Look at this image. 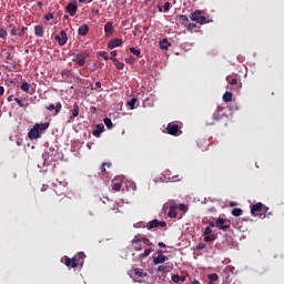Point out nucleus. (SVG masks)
I'll use <instances>...</instances> for the list:
<instances>
[{"instance_id": "41", "label": "nucleus", "mask_w": 284, "mask_h": 284, "mask_svg": "<svg viewBox=\"0 0 284 284\" xmlns=\"http://www.w3.org/2000/svg\"><path fill=\"white\" fill-rule=\"evenodd\" d=\"M195 250H199V251H201V250H207V244H205V243H200V244L196 245Z\"/></svg>"}, {"instance_id": "31", "label": "nucleus", "mask_w": 284, "mask_h": 284, "mask_svg": "<svg viewBox=\"0 0 284 284\" xmlns=\"http://www.w3.org/2000/svg\"><path fill=\"white\" fill-rule=\"evenodd\" d=\"M136 98H132L131 100L128 101V105L130 106V110H134L136 108Z\"/></svg>"}, {"instance_id": "34", "label": "nucleus", "mask_w": 284, "mask_h": 284, "mask_svg": "<svg viewBox=\"0 0 284 284\" xmlns=\"http://www.w3.org/2000/svg\"><path fill=\"white\" fill-rule=\"evenodd\" d=\"M232 214H233V216H241L243 214V210L235 207L232 210Z\"/></svg>"}, {"instance_id": "52", "label": "nucleus", "mask_w": 284, "mask_h": 284, "mask_svg": "<svg viewBox=\"0 0 284 284\" xmlns=\"http://www.w3.org/2000/svg\"><path fill=\"white\" fill-rule=\"evenodd\" d=\"M170 7H171L170 2H165L163 6L164 12H170Z\"/></svg>"}, {"instance_id": "44", "label": "nucleus", "mask_w": 284, "mask_h": 284, "mask_svg": "<svg viewBox=\"0 0 284 284\" xmlns=\"http://www.w3.org/2000/svg\"><path fill=\"white\" fill-rule=\"evenodd\" d=\"M100 57H102V59H104V61H110V57H108V52H105V51L100 52Z\"/></svg>"}, {"instance_id": "8", "label": "nucleus", "mask_w": 284, "mask_h": 284, "mask_svg": "<svg viewBox=\"0 0 284 284\" xmlns=\"http://www.w3.org/2000/svg\"><path fill=\"white\" fill-rule=\"evenodd\" d=\"M212 241H216V235L212 233V229L206 226L204 230V243H212Z\"/></svg>"}, {"instance_id": "30", "label": "nucleus", "mask_w": 284, "mask_h": 284, "mask_svg": "<svg viewBox=\"0 0 284 284\" xmlns=\"http://www.w3.org/2000/svg\"><path fill=\"white\" fill-rule=\"evenodd\" d=\"M103 132V128L101 126V124L97 125V130L93 131V136H101V133Z\"/></svg>"}, {"instance_id": "25", "label": "nucleus", "mask_w": 284, "mask_h": 284, "mask_svg": "<svg viewBox=\"0 0 284 284\" xmlns=\"http://www.w3.org/2000/svg\"><path fill=\"white\" fill-rule=\"evenodd\" d=\"M178 17H179L180 23H181L182 26H187V23H190V18H187V16H185V14H179Z\"/></svg>"}, {"instance_id": "47", "label": "nucleus", "mask_w": 284, "mask_h": 284, "mask_svg": "<svg viewBox=\"0 0 284 284\" xmlns=\"http://www.w3.org/2000/svg\"><path fill=\"white\" fill-rule=\"evenodd\" d=\"M61 108H62L61 102H57V104H55V114H59V112H61Z\"/></svg>"}, {"instance_id": "5", "label": "nucleus", "mask_w": 284, "mask_h": 284, "mask_svg": "<svg viewBox=\"0 0 284 284\" xmlns=\"http://www.w3.org/2000/svg\"><path fill=\"white\" fill-rule=\"evenodd\" d=\"M130 276L141 283L142 278H148V273H145L143 270L132 268L130 271Z\"/></svg>"}, {"instance_id": "59", "label": "nucleus", "mask_w": 284, "mask_h": 284, "mask_svg": "<svg viewBox=\"0 0 284 284\" xmlns=\"http://www.w3.org/2000/svg\"><path fill=\"white\" fill-rule=\"evenodd\" d=\"M3 92H6V89L3 87H0V97H3Z\"/></svg>"}, {"instance_id": "43", "label": "nucleus", "mask_w": 284, "mask_h": 284, "mask_svg": "<svg viewBox=\"0 0 284 284\" xmlns=\"http://www.w3.org/2000/svg\"><path fill=\"white\" fill-rule=\"evenodd\" d=\"M178 210H180V212L185 213V212H187V205H185V204H180V205L178 206Z\"/></svg>"}, {"instance_id": "1", "label": "nucleus", "mask_w": 284, "mask_h": 284, "mask_svg": "<svg viewBox=\"0 0 284 284\" xmlns=\"http://www.w3.org/2000/svg\"><path fill=\"white\" fill-rule=\"evenodd\" d=\"M85 261V253L80 252L75 254L72 258L64 256L61 258V263H64L67 267H79V265L83 266V263Z\"/></svg>"}, {"instance_id": "46", "label": "nucleus", "mask_w": 284, "mask_h": 284, "mask_svg": "<svg viewBox=\"0 0 284 284\" xmlns=\"http://www.w3.org/2000/svg\"><path fill=\"white\" fill-rule=\"evenodd\" d=\"M62 77H72V71L68 70V69H64L62 71Z\"/></svg>"}, {"instance_id": "9", "label": "nucleus", "mask_w": 284, "mask_h": 284, "mask_svg": "<svg viewBox=\"0 0 284 284\" xmlns=\"http://www.w3.org/2000/svg\"><path fill=\"white\" fill-rule=\"evenodd\" d=\"M168 134H171V136H179V132H181V129L179 124L169 123L166 126Z\"/></svg>"}, {"instance_id": "38", "label": "nucleus", "mask_w": 284, "mask_h": 284, "mask_svg": "<svg viewBox=\"0 0 284 284\" xmlns=\"http://www.w3.org/2000/svg\"><path fill=\"white\" fill-rule=\"evenodd\" d=\"M113 63H115V68H118V70H123V68H125V63L119 62V60L114 61Z\"/></svg>"}, {"instance_id": "10", "label": "nucleus", "mask_w": 284, "mask_h": 284, "mask_svg": "<svg viewBox=\"0 0 284 284\" xmlns=\"http://www.w3.org/2000/svg\"><path fill=\"white\" fill-rule=\"evenodd\" d=\"M166 227L165 221L152 220L146 224L148 230H154V227Z\"/></svg>"}, {"instance_id": "28", "label": "nucleus", "mask_w": 284, "mask_h": 284, "mask_svg": "<svg viewBox=\"0 0 284 284\" xmlns=\"http://www.w3.org/2000/svg\"><path fill=\"white\" fill-rule=\"evenodd\" d=\"M232 92H225L224 94H223V101L225 102V103H231V101H232Z\"/></svg>"}, {"instance_id": "6", "label": "nucleus", "mask_w": 284, "mask_h": 284, "mask_svg": "<svg viewBox=\"0 0 284 284\" xmlns=\"http://www.w3.org/2000/svg\"><path fill=\"white\" fill-rule=\"evenodd\" d=\"M223 111V108L219 106L217 110L213 113L211 119L206 120V125H214V121H221V119H223V113L221 114V112Z\"/></svg>"}, {"instance_id": "18", "label": "nucleus", "mask_w": 284, "mask_h": 284, "mask_svg": "<svg viewBox=\"0 0 284 284\" xmlns=\"http://www.w3.org/2000/svg\"><path fill=\"white\" fill-rule=\"evenodd\" d=\"M65 10L67 12H69L70 17H74V14H77L78 7L73 2H70L67 6Z\"/></svg>"}, {"instance_id": "4", "label": "nucleus", "mask_w": 284, "mask_h": 284, "mask_svg": "<svg viewBox=\"0 0 284 284\" xmlns=\"http://www.w3.org/2000/svg\"><path fill=\"white\" fill-rule=\"evenodd\" d=\"M268 207L263 205V203L258 202L251 206L252 216H258V213L265 214L267 213Z\"/></svg>"}, {"instance_id": "21", "label": "nucleus", "mask_w": 284, "mask_h": 284, "mask_svg": "<svg viewBox=\"0 0 284 284\" xmlns=\"http://www.w3.org/2000/svg\"><path fill=\"white\" fill-rule=\"evenodd\" d=\"M88 32H90V27H88V24H82L78 29V34L80 37H85V34H88Z\"/></svg>"}, {"instance_id": "60", "label": "nucleus", "mask_w": 284, "mask_h": 284, "mask_svg": "<svg viewBox=\"0 0 284 284\" xmlns=\"http://www.w3.org/2000/svg\"><path fill=\"white\" fill-rule=\"evenodd\" d=\"M101 89V82H95V90Z\"/></svg>"}, {"instance_id": "24", "label": "nucleus", "mask_w": 284, "mask_h": 284, "mask_svg": "<svg viewBox=\"0 0 284 284\" xmlns=\"http://www.w3.org/2000/svg\"><path fill=\"white\" fill-rule=\"evenodd\" d=\"M36 128L39 132V134H41V132L48 130V128H50L49 123H40V124H36Z\"/></svg>"}, {"instance_id": "7", "label": "nucleus", "mask_w": 284, "mask_h": 284, "mask_svg": "<svg viewBox=\"0 0 284 284\" xmlns=\"http://www.w3.org/2000/svg\"><path fill=\"white\" fill-rule=\"evenodd\" d=\"M226 81L237 92H239V90H241V88H243V83H241V80H237L236 78H232L229 75V77H226Z\"/></svg>"}, {"instance_id": "32", "label": "nucleus", "mask_w": 284, "mask_h": 284, "mask_svg": "<svg viewBox=\"0 0 284 284\" xmlns=\"http://www.w3.org/2000/svg\"><path fill=\"white\" fill-rule=\"evenodd\" d=\"M72 116L75 119V116H79V103L73 104V110H72Z\"/></svg>"}, {"instance_id": "57", "label": "nucleus", "mask_w": 284, "mask_h": 284, "mask_svg": "<svg viewBox=\"0 0 284 284\" xmlns=\"http://www.w3.org/2000/svg\"><path fill=\"white\" fill-rule=\"evenodd\" d=\"M105 165H108V162H103L102 166H101V172L104 173L105 172Z\"/></svg>"}, {"instance_id": "20", "label": "nucleus", "mask_w": 284, "mask_h": 284, "mask_svg": "<svg viewBox=\"0 0 284 284\" xmlns=\"http://www.w3.org/2000/svg\"><path fill=\"white\" fill-rule=\"evenodd\" d=\"M22 92H28L29 94H34L36 90L30 88V84L28 82H22L20 85Z\"/></svg>"}, {"instance_id": "14", "label": "nucleus", "mask_w": 284, "mask_h": 284, "mask_svg": "<svg viewBox=\"0 0 284 284\" xmlns=\"http://www.w3.org/2000/svg\"><path fill=\"white\" fill-rule=\"evenodd\" d=\"M85 59H88V53H78L75 58V63H78V65H85Z\"/></svg>"}, {"instance_id": "63", "label": "nucleus", "mask_w": 284, "mask_h": 284, "mask_svg": "<svg viewBox=\"0 0 284 284\" xmlns=\"http://www.w3.org/2000/svg\"><path fill=\"white\" fill-rule=\"evenodd\" d=\"M226 271H227V272H234V267H233V266H227V267H226Z\"/></svg>"}, {"instance_id": "58", "label": "nucleus", "mask_w": 284, "mask_h": 284, "mask_svg": "<svg viewBox=\"0 0 284 284\" xmlns=\"http://www.w3.org/2000/svg\"><path fill=\"white\" fill-rule=\"evenodd\" d=\"M156 254H158V256H165V255L163 254V250H158V251H156Z\"/></svg>"}, {"instance_id": "49", "label": "nucleus", "mask_w": 284, "mask_h": 284, "mask_svg": "<svg viewBox=\"0 0 284 284\" xmlns=\"http://www.w3.org/2000/svg\"><path fill=\"white\" fill-rule=\"evenodd\" d=\"M11 34H13V37H19V29H17L16 27H13L12 29H11Z\"/></svg>"}, {"instance_id": "54", "label": "nucleus", "mask_w": 284, "mask_h": 284, "mask_svg": "<svg viewBox=\"0 0 284 284\" xmlns=\"http://www.w3.org/2000/svg\"><path fill=\"white\" fill-rule=\"evenodd\" d=\"M125 62H126V63H130V64L134 63V57H129V58H126V59H125Z\"/></svg>"}, {"instance_id": "48", "label": "nucleus", "mask_w": 284, "mask_h": 284, "mask_svg": "<svg viewBox=\"0 0 284 284\" xmlns=\"http://www.w3.org/2000/svg\"><path fill=\"white\" fill-rule=\"evenodd\" d=\"M110 59H111V61H113V63H114V61L118 60V59H116V51H111V57H110Z\"/></svg>"}, {"instance_id": "64", "label": "nucleus", "mask_w": 284, "mask_h": 284, "mask_svg": "<svg viewBox=\"0 0 284 284\" xmlns=\"http://www.w3.org/2000/svg\"><path fill=\"white\" fill-rule=\"evenodd\" d=\"M45 190H48V185L43 184L41 187V192H45Z\"/></svg>"}, {"instance_id": "13", "label": "nucleus", "mask_w": 284, "mask_h": 284, "mask_svg": "<svg viewBox=\"0 0 284 284\" xmlns=\"http://www.w3.org/2000/svg\"><path fill=\"white\" fill-rule=\"evenodd\" d=\"M53 185L55 187V194H63V192L59 193V187H62V190H65V187H68V182H65V180L63 181H59V180H55V182H53Z\"/></svg>"}, {"instance_id": "33", "label": "nucleus", "mask_w": 284, "mask_h": 284, "mask_svg": "<svg viewBox=\"0 0 284 284\" xmlns=\"http://www.w3.org/2000/svg\"><path fill=\"white\" fill-rule=\"evenodd\" d=\"M14 101L19 105V108H28V105H30L29 103H23V101H21V99L19 98H16Z\"/></svg>"}, {"instance_id": "19", "label": "nucleus", "mask_w": 284, "mask_h": 284, "mask_svg": "<svg viewBox=\"0 0 284 284\" xmlns=\"http://www.w3.org/2000/svg\"><path fill=\"white\" fill-rule=\"evenodd\" d=\"M165 261H168V256L165 255L153 256V265H162Z\"/></svg>"}, {"instance_id": "51", "label": "nucleus", "mask_w": 284, "mask_h": 284, "mask_svg": "<svg viewBox=\"0 0 284 284\" xmlns=\"http://www.w3.org/2000/svg\"><path fill=\"white\" fill-rule=\"evenodd\" d=\"M44 19H45L47 21H50V20L54 19V14H52V13H47V14L44 16Z\"/></svg>"}, {"instance_id": "37", "label": "nucleus", "mask_w": 284, "mask_h": 284, "mask_svg": "<svg viewBox=\"0 0 284 284\" xmlns=\"http://www.w3.org/2000/svg\"><path fill=\"white\" fill-rule=\"evenodd\" d=\"M130 52H132V54H134L135 57H141V50H139L134 47L130 48Z\"/></svg>"}, {"instance_id": "53", "label": "nucleus", "mask_w": 284, "mask_h": 284, "mask_svg": "<svg viewBox=\"0 0 284 284\" xmlns=\"http://www.w3.org/2000/svg\"><path fill=\"white\" fill-rule=\"evenodd\" d=\"M142 242L145 243L146 245H154L152 242H150V239L143 237Z\"/></svg>"}, {"instance_id": "15", "label": "nucleus", "mask_w": 284, "mask_h": 284, "mask_svg": "<svg viewBox=\"0 0 284 284\" xmlns=\"http://www.w3.org/2000/svg\"><path fill=\"white\" fill-rule=\"evenodd\" d=\"M104 33H105V37H112V34H114V26L112 24V22L105 23Z\"/></svg>"}, {"instance_id": "56", "label": "nucleus", "mask_w": 284, "mask_h": 284, "mask_svg": "<svg viewBox=\"0 0 284 284\" xmlns=\"http://www.w3.org/2000/svg\"><path fill=\"white\" fill-rule=\"evenodd\" d=\"M47 110H49L50 112H52V110H55V105L54 104H49L47 106Z\"/></svg>"}, {"instance_id": "2", "label": "nucleus", "mask_w": 284, "mask_h": 284, "mask_svg": "<svg viewBox=\"0 0 284 284\" xmlns=\"http://www.w3.org/2000/svg\"><path fill=\"white\" fill-rule=\"evenodd\" d=\"M210 227H217L219 230H223V232H227L230 230V223L227 220L223 217H219L215 222L214 220H209Z\"/></svg>"}, {"instance_id": "35", "label": "nucleus", "mask_w": 284, "mask_h": 284, "mask_svg": "<svg viewBox=\"0 0 284 284\" xmlns=\"http://www.w3.org/2000/svg\"><path fill=\"white\" fill-rule=\"evenodd\" d=\"M112 190H114V192H120L121 191V182H113Z\"/></svg>"}, {"instance_id": "29", "label": "nucleus", "mask_w": 284, "mask_h": 284, "mask_svg": "<svg viewBox=\"0 0 284 284\" xmlns=\"http://www.w3.org/2000/svg\"><path fill=\"white\" fill-rule=\"evenodd\" d=\"M103 122L109 130H112V128H114V124L112 123V120L110 118H104Z\"/></svg>"}, {"instance_id": "42", "label": "nucleus", "mask_w": 284, "mask_h": 284, "mask_svg": "<svg viewBox=\"0 0 284 284\" xmlns=\"http://www.w3.org/2000/svg\"><path fill=\"white\" fill-rule=\"evenodd\" d=\"M168 216H170V219H176V211L170 209V211H169V213H168Z\"/></svg>"}, {"instance_id": "11", "label": "nucleus", "mask_w": 284, "mask_h": 284, "mask_svg": "<svg viewBox=\"0 0 284 284\" xmlns=\"http://www.w3.org/2000/svg\"><path fill=\"white\" fill-rule=\"evenodd\" d=\"M54 39L58 41L59 45H65V43H68V33L65 30H62L59 36L54 37Z\"/></svg>"}, {"instance_id": "45", "label": "nucleus", "mask_w": 284, "mask_h": 284, "mask_svg": "<svg viewBox=\"0 0 284 284\" xmlns=\"http://www.w3.org/2000/svg\"><path fill=\"white\" fill-rule=\"evenodd\" d=\"M194 28H196V23L190 22V23L186 26V29L189 30V32H192V30H194Z\"/></svg>"}, {"instance_id": "23", "label": "nucleus", "mask_w": 284, "mask_h": 284, "mask_svg": "<svg viewBox=\"0 0 284 284\" xmlns=\"http://www.w3.org/2000/svg\"><path fill=\"white\" fill-rule=\"evenodd\" d=\"M209 282L207 284H219V274L211 273L207 275Z\"/></svg>"}, {"instance_id": "12", "label": "nucleus", "mask_w": 284, "mask_h": 284, "mask_svg": "<svg viewBox=\"0 0 284 284\" xmlns=\"http://www.w3.org/2000/svg\"><path fill=\"white\" fill-rule=\"evenodd\" d=\"M123 45V39H113L108 43L109 50H114V48H121Z\"/></svg>"}, {"instance_id": "50", "label": "nucleus", "mask_w": 284, "mask_h": 284, "mask_svg": "<svg viewBox=\"0 0 284 284\" xmlns=\"http://www.w3.org/2000/svg\"><path fill=\"white\" fill-rule=\"evenodd\" d=\"M26 30H28V27H22L19 32V37H23L26 34Z\"/></svg>"}, {"instance_id": "40", "label": "nucleus", "mask_w": 284, "mask_h": 284, "mask_svg": "<svg viewBox=\"0 0 284 284\" xmlns=\"http://www.w3.org/2000/svg\"><path fill=\"white\" fill-rule=\"evenodd\" d=\"M0 39H8V31L6 29H0Z\"/></svg>"}, {"instance_id": "39", "label": "nucleus", "mask_w": 284, "mask_h": 284, "mask_svg": "<svg viewBox=\"0 0 284 284\" xmlns=\"http://www.w3.org/2000/svg\"><path fill=\"white\" fill-rule=\"evenodd\" d=\"M171 280L173 283L180 284L181 283V275H172Z\"/></svg>"}, {"instance_id": "16", "label": "nucleus", "mask_w": 284, "mask_h": 284, "mask_svg": "<svg viewBox=\"0 0 284 284\" xmlns=\"http://www.w3.org/2000/svg\"><path fill=\"white\" fill-rule=\"evenodd\" d=\"M156 272H161V274H168V273L172 272V264L166 263L165 265H160L156 268Z\"/></svg>"}, {"instance_id": "17", "label": "nucleus", "mask_w": 284, "mask_h": 284, "mask_svg": "<svg viewBox=\"0 0 284 284\" xmlns=\"http://www.w3.org/2000/svg\"><path fill=\"white\" fill-rule=\"evenodd\" d=\"M29 139L34 140L39 139L41 136V133H39V129L34 125L28 133Z\"/></svg>"}, {"instance_id": "26", "label": "nucleus", "mask_w": 284, "mask_h": 284, "mask_svg": "<svg viewBox=\"0 0 284 284\" xmlns=\"http://www.w3.org/2000/svg\"><path fill=\"white\" fill-rule=\"evenodd\" d=\"M43 27H41V26H36L34 27V34H36V37H39V38H41V37H43Z\"/></svg>"}, {"instance_id": "61", "label": "nucleus", "mask_w": 284, "mask_h": 284, "mask_svg": "<svg viewBox=\"0 0 284 284\" xmlns=\"http://www.w3.org/2000/svg\"><path fill=\"white\" fill-rule=\"evenodd\" d=\"M158 245H159V247H168V246L165 245V243H163V242H159Z\"/></svg>"}, {"instance_id": "36", "label": "nucleus", "mask_w": 284, "mask_h": 284, "mask_svg": "<svg viewBox=\"0 0 284 284\" xmlns=\"http://www.w3.org/2000/svg\"><path fill=\"white\" fill-rule=\"evenodd\" d=\"M151 253H152V248H146L143 253L140 254V258H145L150 256Z\"/></svg>"}, {"instance_id": "55", "label": "nucleus", "mask_w": 284, "mask_h": 284, "mask_svg": "<svg viewBox=\"0 0 284 284\" xmlns=\"http://www.w3.org/2000/svg\"><path fill=\"white\" fill-rule=\"evenodd\" d=\"M170 207H171V210H179V205H176V203H171L170 204Z\"/></svg>"}, {"instance_id": "27", "label": "nucleus", "mask_w": 284, "mask_h": 284, "mask_svg": "<svg viewBox=\"0 0 284 284\" xmlns=\"http://www.w3.org/2000/svg\"><path fill=\"white\" fill-rule=\"evenodd\" d=\"M160 48H161V50H168V48H170V42L168 41L166 38H164L160 41Z\"/></svg>"}, {"instance_id": "62", "label": "nucleus", "mask_w": 284, "mask_h": 284, "mask_svg": "<svg viewBox=\"0 0 284 284\" xmlns=\"http://www.w3.org/2000/svg\"><path fill=\"white\" fill-rule=\"evenodd\" d=\"M180 283H185V275L180 276Z\"/></svg>"}, {"instance_id": "22", "label": "nucleus", "mask_w": 284, "mask_h": 284, "mask_svg": "<svg viewBox=\"0 0 284 284\" xmlns=\"http://www.w3.org/2000/svg\"><path fill=\"white\" fill-rule=\"evenodd\" d=\"M132 244H133V250H135V252H141V250H143V245H141V240L134 237L132 240Z\"/></svg>"}, {"instance_id": "3", "label": "nucleus", "mask_w": 284, "mask_h": 284, "mask_svg": "<svg viewBox=\"0 0 284 284\" xmlns=\"http://www.w3.org/2000/svg\"><path fill=\"white\" fill-rule=\"evenodd\" d=\"M191 21H195V23H200V26H203L204 23H207V18H205V16H203V11L195 10L191 14Z\"/></svg>"}]
</instances>
